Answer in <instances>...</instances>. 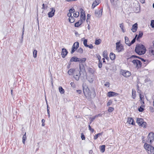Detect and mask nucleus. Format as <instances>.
<instances>
[{
    "mask_svg": "<svg viewBox=\"0 0 154 154\" xmlns=\"http://www.w3.org/2000/svg\"><path fill=\"white\" fill-rule=\"evenodd\" d=\"M86 60V58H82L80 59V63H84L85 61Z\"/></svg>",
    "mask_w": 154,
    "mask_h": 154,
    "instance_id": "nucleus-46",
    "label": "nucleus"
},
{
    "mask_svg": "<svg viewBox=\"0 0 154 154\" xmlns=\"http://www.w3.org/2000/svg\"><path fill=\"white\" fill-rule=\"evenodd\" d=\"M137 28V23H135L132 26L131 30L133 32H136Z\"/></svg>",
    "mask_w": 154,
    "mask_h": 154,
    "instance_id": "nucleus-16",
    "label": "nucleus"
},
{
    "mask_svg": "<svg viewBox=\"0 0 154 154\" xmlns=\"http://www.w3.org/2000/svg\"><path fill=\"white\" fill-rule=\"evenodd\" d=\"M114 109V108L113 107H109L108 111L109 112H111L113 111Z\"/></svg>",
    "mask_w": 154,
    "mask_h": 154,
    "instance_id": "nucleus-49",
    "label": "nucleus"
},
{
    "mask_svg": "<svg viewBox=\"0 0 154 154\" xmlns=\"http://www.w3.org/2000/svg\"><path fill=\"white\" fill-rule=\"evenodd\" d=\"M69 22L71 23H73L75 21L74 18L73 17H69Z\"/></svg>",
    "mask_w": 154,
    "mask_h": 154,
    "instance_id": "nucleus-35",
    "label": "nucleus"
},
{
    "mask_svg": "<svg viewBox=\"0 0 154 154\" xmlns=\"http://www.w3.org/2000/svg\"><path fill=\"white\" fill-rule=\"evenodd\" d=\"M81 74L79 72L78 69L75 70V71L74 72L73 76L74 79L77 81H78L79 79V78Z\"/></svg>",
    "mask_w": 154,
    "mask_h": 154,
    "instance_id": "nucleus-6",
    "label": "nucleus"
},
{
    "mask_svg": "<svg viewBox=\"0 0 154 154\" xmlns=\"http://www.w3.org/2000/svg\"><path fill=\"white\" fill-rule=\"evenodd\" d=\"M133 63L136 65V67L139 68L141 67L142 63L141 62L137 60H134L132 61Z\"/></svg>",
    "mask_w": 154,
    "mask_h": 154,
    "instance_id": "nucleus-8",
    "label": "nucleus"
},
{
    "mask_svg": "<svg viewBox=\"0 0 154 154\" xmlns=\"http://www.w3.org/2000/svg\"><path fill=\"white\" fill-rule=\"evenodd\" d=\"M59 92L61 94H63L64 93V90L62 87H60L59 88Z\"/></svg>",
    "mask_w": 154,
    "mask_h": 154,
    "instance_id": "nucleus-33",
    "label": "nucleus"
},
{
    "mask_svg": "<svg viewBox=\"0 0 154 154\" xmlns=\"http://www.w3.org/2000/svg\"><path fill=\"white\" fill-rule=\"evenodd\" d=\"M149 110L150 111L152 112L154 111V109L152 107H149Z\"/></svg>",
    "mask_w": 154,
    "mask_h": 154,
    "instance_id": "nucleus-64",
    "label": "nucleus"
},
{
    "mask_svg": "<svg viewBox=\"0 0 154 154\" xmlns=\"http://www.w3.org/2000/svg\"><path fill=\"white\" fill-rule=\"evenodd\" d=\"M87 39H85L83 41V44L86 47V46L88 45V44H87Z\"/></svg>",
    "mask_w": 154,
    "mask_h": 154,
    "instance_id": "nucleus-50",
    "label": "nucleus"
},
{
    "mask_svg": "<svg viewBox=\"0 0 154 154\" xmlns=\"http://www.w3.org/2000/svg\"><path fill=\"white\" fill-rule=\"evenodd\" d=\"M110 58L112 60H115L116 58L115 55L113 53H111L110 54Z\"/></svg>",
    "mask_w": 154,
    "mask_h": 154,
    "instance_id": "nucleus-26",
    "label": "nucleus"
},
{
    "mask_svg": "<svg viewBox=\"0 0 154 154\" xmlns=\"http://www.w3.org/2000/svg\"><path fill=\"white\" fill-rule=\"evenodd\" d=\"M99 63H98V67L100 68H101L102 67V63L101 62V61H99Z\"/></svg>",
    "mask_w": 154,
    "mask_h": 154,
    "instance_id": "nucleus-59",
    "label": "nucleus"
},
{
    "mask_svg": "<svg viewBox=\"0 0 154 154\" xmlns=\"http://www.w3.org/2000/svg\"><path fill=\"white\" fill-rule=\"evenodd\" d=\"M144 147L149 154H154V147L153 146L145 143Z\"/></svg>",
    "mask_w": 154,
    "mask_h": 154,
    "instance_id": "nucleus-2",
    "label": "nucleus"
},
{
    "mask_svg": "<svg viewBox=\"0 0 154 154\" xmlns=\"http://www.w3.org/2000/svg\"><path fill=\"white\" fill-rule=\"evenodd\" d=\"M143 33L141 31H140L138 35V36L137 37V40H138L140 38H141L143 35Z\"/></svg>",
    "mask_w": 154,
    "mask_h": 154,
    "instance_id": "nucleus-31",
    "label": "nucleus"
},
{
    "mask_svg": "<svg viewBox=\"0 0 154 154\" xmlns=\"http://www.w3.org/2000/svg\"><path fill=\"white\" fill-rule=\"evenodd\" d=\"M87 47H88L90 49H92L93 48V45L91 44L90 45H88L86 46Z\"/></svg>",
    "mask_w": 154,
    "mask_h": 154,
    "instance_id": "nucleus-56",
    "label": "nucleus"
},
{
    "mask_svg": "<svg viewBox=\"0 0 154 154\" xmlns=\"http://www.w3.org/2000/svg\"><path fill=\"white\" fill-rule=\"evenodd\" d=\"M144 97V96L143 95H142V99L141 100L140 99V100H141V102H140L141 103H142L143 104H144V100H143L142 98Z\"/></svg>",
    "mask_w": 154,
    "mask_h": 154,
    "instance_id": "nucleus-60",
    "label": "nucleus"
},
{
    "mask_svg": "<svg viewBox=\"0 0 154 154\" xmlns=\"http://www.w3.org/2000/svg\"><path fill=\"white\" fill-rule=\"evenodd\" d=\"M88 72L91 74H94V73L95 70L93 68L89 67L88 69Z\"/></svg>",
    "mask_w": 154,
    "mask_h": 154,
    "instance_id": "nucleus-21",
    "label": "nucleus"
},
{
    "mask_svg": "<svg viewBox=\"0 0 154 154\" xmlns=\"http://www.w3.org/2000/svg\"><path fill=\"white\" fill-rule=\"evenodd\" d=\"M136 91L134 89H132V98L134 99H135L136 97Z\"/></svg>",
    "mask_w": 154,
    "mask_h": 154,
    "instance_id": "nucleus-22",
    "label": "nucleus"
},
{
    "mask_svg": "<svg viewBox=\"0 0 154 154\" xmlns=\"http://www.w3.org/2000/svg\"><path fill=\"white\" fill-rule=\"evenodd\" d=\"M79 15V13L78 12H76L73 14V16L76 18L78 17Z\"/></svg>",
    "mask_w": 154,
    "mask_h": 154,
    "instance_id": "nucleus-44",
    "label": "nucleus"
},
{
    "mask_svg": "<svg viewBox=\"0 0 154 154\" xmlns=\"http://www.w3.org/2000/svg\"><path fill=\"white\" fill-rule=\"evenodd\" d=\"M37 51L36 50H34L33 51V54L34 57L36 58L37 57Z\"/></svg>",
    "mask_w": 154,
    "mask_h": 154,
    "instance_id": "nucleus-37",
    "label": "nucleus"
},
{
    "mask_svg": "<svg viewBox=\"0 0 154 154\" xmlns=\"http://www.w3.org/2000/svg\"><path fill=\"white\" fill-rule=\"evenodd\" d=\"M81 25V23H80L79 21H78L75 23V27H78Z\"/></svg>",
    "mask_w": 154,
    "mask_h": 154,
    "instance_id": "nucleus-45",
    "label": "nucleus"
},
{
    "mask_svg": "<svg viewBox=\"0 0 154 154\" xmlns=\"http://www.w3.org/2000/svg\"><path fill=\"white\" fill-rule=\"evenodd\" d=\"M96 55L97 56V57L98 60H99V61H101L100 59H101V57L100 56L99 54H97Z\"/></svg>",
    "mask_w": 154,
    "mask_h": 154,
    "instance_id": "nucleus-63",
    "label": "nucleus"
},
{
    "mask_svg": "<svg viewBox=\"0 0 154 154\" xmlns=\"http://www.w3.org/2000/svg\"><path fill=\"white\" fill-rule=\"evenodd\" d=\"M70 85L72 87L74 88L75 87V85L74 82H71Z\"/></svg>",
    "mask_w": 154,
    "mask_h": 154,
    "instance_id": "nucleus-58",
    "label": "nucleus"
},
{
    "mask_svg": "<svg viewBox=\"0 0 154 154\" xmlns=\"http://www.w3.org/2000/svg\"><path fill=\"white\" fill-rule=\"evenodd\" d=\"M89 129V130L91 131V133H93L94 131V129L93 128H91L90 125H88Z\"/></svg>",
    "mask_w": 154,
    "mask_h": 154,
    "instance_id": "nucleus-51",
    "label": "nucleus"
},
{
    "mask_svg": "<svg viewBox=\"0 0 154 154\" xmlns=\"http://www.w3.org/2000/svg\"><path fill=\"white\" fill-rule=\"evenodd\" d=\"M119 95V93L113 91H109L107 93V96L109 97H114Z\"/></svg>",
    "mask_w": 154,
    "mask_h": 154,
    "instance_id": "nucleus-11",
    "label": "nucleus"
},
{
    "mask_svg": "<svg viewBox=\"0 0 154 154\" xmlns=\"http://www.w3.org/2000/svg\"><path fill=\"white\" fill-rule=\"evenodd\" d=\"M88 80L90 83H92L93 82V79L92 78H91L90 77H88Z\"/></svg>",
    "mask_w": 154,
    "mask_h": 154,
    "instance_id": "nucleus-43",
    "label": "nucleus"
},
{
    "mask_svg": "<svg viewBox=\"0 0 154 154\" xmlns=\"http://www.w3.org/2000/svg\"><path fill=\"white\" fill-rule=\"evenodd\" d=\"M105 145H102L100 146V149L102 152H103L105 151Z\"/></svg>",
    "mask_w": 154,
    "mask_h": 154,
    "instance_id": "nucleus-34",
    "label": "nucleus"
},
{
    "mask_svg": "<svg viewBox=\"0 0 154 154\" xmlns=\"http://www.w3.org/2000/svg\"><path fill=\"white\" fill-rule=\"evenodd\" d=\"M91 15L90 14H88L87 15V18L86 20L87 22H88V20L90 19Z\"/></svg>",
    "mask_w": 154,
    "mask_h": 154,
    "instance_id": "nucleus-62",
    "label": "nucleus"
},
{
    "mask_svg": "<svg viewBox=\"0 0 154 154\" xmlns=\"http://www.w3.org/2000/svg\"><path fill=\"white\" fill-rule=\"evenodd\" d=\"M77 52L79 53L80 54H82L83 52V50L81 48H79L77 51Z\"/></svg>",
    "mask_w": 154,
    "mask_h": 154,
    "instance_id": "nucleus-41",
    "label": "nucleus"
},
{
    "mask_svg": "<svg viewBox=\"0 0 154 154\" xmlns=\"http://www.w3.org/2000/svg\"><path fill=\"white\" fill-rule=\"evenodd\" d=\"M51 10L48 13V15L49 17H53L54 14L55 12V10L54 8H51Z\"/></svg>",
    "mask_w": 154,
    "mask_h": 154,
    "instance_id": "nucleus-13",
    "label": "nucleus"
},
{
    "mask_svg": "<svg viewBox=\"0 0 154 154\" xmlns=\"http://www.w3.org/2000/svg\"><path fill=\"white\" fill-rule=\"evenodd\" d=\"M127 122L130 124L132 125H134L135 123L134 119L132 118H128Z\"/></svg>",
    "mask_w": 154,
    "mask_h": 154,
    "instance_id": "nucleus-17",
    "label": "nucleus"
},
{
    "mask_svg": "<svg viewBox=\"0 0 154 154\" xmlns=\"http://www.w3.org/2000/svg\"><path fill=\"white\" fill-rule=\"evenodd\" d=\"M116 50L118 52H120L124 51V48L123 46L121 44H120L119 42L116 43Z\"/></svg>",
    "mask_w": 154,
    "mask_h": 154,
    "instance_id": "nucleus-4",
    "label": "nucleus"
},
{
    "mask_svg": "<svg viewBox=\"0 0 154 154\" xmlns=\"http://www.w3.org/2000/svg\"><path fill=\"white\" fill-rule=\"evenodd\" d=\"M76 57H72L70 60V62H76Z\"/></svg>",
    "mask_w": 154,
    "mask_h": 154,
    "instance_id": "nucleus-38",
    "label": "nucleus"
},
{
    "mask_svg": "<svg viewBox=\"0 0 154 154\" xmlns=\"http://www.w3.org/2000/svg\"><path fill=\"white\" fill-rule=\"evenodd\" d=\"M135 51L138 54L141 55L145 53L146 49L143 45L141 44H137L135 47Z\"/></svg>",
    "mask_w": 154,
    "mask_h": 154,
    "instance_id": "nucleus-1",
    "label": "nucleus"
},
{
    "mask_svg": "<svg viewBox=\"0 0 154 154\" xmlns=\"http://www.w3.org/2000/svg\"><path fill=\"white\" fill-rule=\"evenodd\" d=\"M75 70L73 69H70L68 71V73L69 75H72L74 74V73Z\"/></svg>",
    "mask_w": 154,
    "mask_h": 154,
    "instance_id": "nucleus-24",
    "label": "nucleus"
},
{
    "mask_svg": "<svg viewBox=\"0 0 154 154\" xmlns=\"http://www.w3.org/2000/svg\"><path fill=\"white\" fill-rule=\"evenodd\" d=\"M137 36V35H136L135 37L133 39L132 41L130 42V43L129 44V45L130 46H131L132 44H133L136 41V38Z\"/></svg>",
    "mask_w": 154,
    "mask_h": 154,
    "instance_id": "nucleus-29",
    "label": "nucleus"
},
{
    "mask_svg": "<svg viewBox=\"0 0 154 154\" xmlns=\"http://www.w3.org/2000/svg\"><path fill=\"white\" fill-rule=\"evenodd\" d=\"M102 8L95 10V14L96 17H100L102 15Z\"/></svg>",
    "mask_w": 154,
    "mask_h": 154,
    "instance_id": "nucleus-9",
    "label": "nucleus"
},
{
    "mask_svg": "<svg viewBox=\"0 0 154 154\" xmlns=\"http://www.w3.org/2000/svg\"><path fill=\"white\" fill-rule=\"evenodd\" d=\"M141 125H140L142 127H143V128H145L146 127V125H147V123L146 122H144V121L142 123H141Z\"/></svg>",
    "mask_w": 154,
    "mask_h": 154,
    "instance_id": "nucleus-40",
    "label": "nucleus"
},
{
    "mask_svg": "<svg viewBox=\"0 0 154 154\" xmlns=\"http://www.w3.org/2000/svg\"><path fill=\"white\" fill-rule=\"evenodd\" d=\"M48 8L47 5H45L44 3L42 5V9H47Z\"/></svg>",
    "mask_w": 154,
    "mask_h": 154,
    "instance_id": "nucleus-48",
    "label": "nucleus"
},
{
    "mask_svg": "<svg viewBox=\"0 0 154 154\" xmlns=\"http://www.w3.org/2000/svg\"><path fill=\"white\" fill-rule=\"evenodd\" d=\"M109 82H106L105 84H104V85L106 86L108 88L109 87Z\"/></svg>",
    "mask_w": 154,
    "mask_h": 154,
    "instance_id": "nucleus-61",
    "label": "nucleus"
},
{
    "mask_svg": "<svg viewBox=\"0 0 154 154\" xmlns=\"http://www.w3.org/2000/svg\"><path fill=\"white\" fill-rule=\"evenodd\" d=\"M75 10L73 8H71L69 10V12L70 13H73L75 12Z\"/></svg>",
    "mask_w": 154,
    "mask_h": 154,
    "instance_id": "nucleus-52",
    "label": "nucleus"
},
{
    "mask_svg": "<svg viewBox=\"0 0 154 154\" xmlns=\"http://www.w3.org/2000/svg\"><path fill=\"white\" fill-rule=\"evenodd\" d=\"M145 107V105L143 104H142L141 105L140 107L138 108V111L140 112H143L144 110V108Z\"/></svg>",
    "mask_w": 154,
    "mask_h": 154,
    "instance_id": "nucleus-27",
    "label": "nucleus"
},
{
    "mask_svg": "<svg viewBox=\"0 0 154 154\" xmlns=\"http://www.w3.org/2000/svg\"><path fill=\"white\" fill-rule=\"evenodd\" d=\"M112 103V102L111 100H109L107 103V106H109Z\"/></svg>",
    "mask_w": 154,
    "mask_h": 154,
    "instance_id": "nucleus-55",
    "label": "nucleus"
},
{
    "mask_svg": "<svg viewBox=\"0 0 154 154\" xmlns=\"http://www.w3.org/2000/svg\"><path fill=\"white\" fill-rule=\"evenodd\" d=\"M79 72H85V69L84 65L82 63H80L79 64Z\"/></svg>",
    "mask_w": 154,
    "mask_h": 154,
    "instance_id": "nucleus-15",
    "label": "nucleus"
},
{
    "mask_svg": "<svg viewBox=\"0 0 154 154\" xmlns=\"http://www.w3.org/2000/svg\"><path fill=\"white\" fill-rule=\"evenodd\" d=\"M112 8L116 10L119 8L120 2L118 0H110Z\"/></svg>",
    "mask_w": 154,
    "mask_h": 154,
    "instance_id": "nucleus-3",
    "label": "nucleus"
},
{
    "mask_svg": "<svg viewBox=\"0 0 154 154\" xmlns=\"http://www.w3.org/2000/svg\"><path fill=\"white\" fill-rule=\"evenodd\" d=\"M137 92L139 94L140 99L141 100L142 99V93L141 91L139 89V86L138 85H137Z\"/></svg>",
    "mask_w": 154,
    "mask_h": 154,
    "instance_id": "nucleus-20",
    "label": "nucleus"
},
{
    "mask_svg": "<svg viewBox=\"0 0 154 154\" xmlns=\"http://www.w3.org/2000/svg\"><path fill=\"white\" fill-rule=\"evenodd\" d=\"M92 90L93 91L91 93V94H90V97L91 98H94L96 96V92L95 91L94 88H93Z\"/></svg>",
    "mask_w": 154,
    "mask_h": 154,
    "instance_id": "nucleus-19",
    "label": "nucleus"
},
{
    "mask_svg": "<svg viewBox=\"0 0 154 154\" xmlns=\"http://www.w3.org/2000/svg\"><path fill=\"white\" fill-rule=\"evenodd\" d=\"M147 137L148 141H149L150 143L151 144L154 140V133L152 132H150L149 134Z\"/></svg>",
    "mask_w": 154,
    "mask_h": 154,
    "instance_id": "nucleus-7",
    "label": "nucleus"
},
{
    "mask_svg": "<svg viewBox=\"0 0 154 154\" xmlns=\"http://www.w3.org/2000/svg\"><path fill=\"white\" fill-rule=\"evenodd\" d=\"M144 120L142 118H137V122L138 124L140 126L141 125V123H142Z\"/></svg>",
    "mask_w": 154,
    "mask_h": 154,
    "instance_id": "nucleus-18",
    "label": "nucleus"
},
{
    "mask_svg": "<svg viewBox=\"0 0 154 154\" xmlns=\"http://www.w3.org/2000/svg\"><path fill=\"white\" fill-rule=\"evenodd\" d=\"M119 26L120 28H121L122 31L123 32H125V30L124 29V25L123 23H122L120 24Z\"/></svg>",
    "mask_w": 154,
    "mask_h": 154,
    "instance_id": "nucleus-32",
    "label": "nucleus"
},
{
    "mask_svg": "<svg viewBox=\"0 0 154 154\" xmlns=\"http://www.w3.org/2000/svg\"><path fill=\"white\" fill-rule=\"evenodd\" d=\"M81 138L82 140H85V137L83 133L81 134Z\"/></svg>",
    "mask_w": 154,
    "mask_h": 154,
    "instance_id": "nucleus-57",
    "label": "nucleus"
},
{
    "mask_svg": "<svg viewBox=\"0 0 154 154\" xmlns=\"http://www.w3.org/2000/svg\"><path fill=\"white\" fill-rule=\"evenodd\" d=\"M95 118H96L94 116L92 118H90V120L89 124L90 125L92 123V122L95 119Z\"/></svg>",
    "mask_w": 154,
    "mask_h": 154,
    "instance_id": "nucleus-47",
    "label": "nucleus"
},
{
    "mask_svg": "<svg viewBox=\"0 0 154 154\" xmlns=\"http://www.w3.org/2000/svg\"><path fill=\"white\" fill-rule=\"evenodd\" d=\"M101 42V40L100 39L96 40L95 42V44L96 45H98L100 44Z\"/></svg>",
    "mask_w": 154,
    "mask_h": 154,
    "instance_id": "nucleus-42",
    "label": "nucleus"
},
{
    "mask_svg": "<svg viewBox=\"0 0 154 154\" xmlns=\"http://www.w3.org/2000/svg\"><path fill=\"white\" fill-rule=\"evenodd\" d=\"M151 25L152 28H154V20H151Z\"/></svg>",
    "mask_w": 154,
    "mask_h": 154,
    "instance_id": "nucleus-54",
    "label": "nucleus"
},
{
    "mask_svg": "<svg viewBox=\"0 0 154 154\" xmlns=\"http://www.w3.org/2000/svg\"><path fill=\"white\" fill-rule=\"evenodd\" d=\"M121 73L123 76L126 77H128L131 75V72L128 71L122 70L121 71Z\"/></svg>",
    "mask_w": 154,
    "mask_h": 154,
    "instance_id": "nucleus-10",
    "label": "nucleus"
},
{
    "mask_svg": "<svg viewBox=\"0 0 154 154\" xmlns=\"http://www.w3.org/2000/svg\"><path fill=\"white\" fill-rule=\"evenodd\" d=\"M80 10L81 11L80 18L83 19V20L85 21V11L82 8L80 9Z\"/></svg>",
    "mask_w": 154,
    "mask_h": 154,
    "instance_id": "nucleus-14",
    "label": "nucleus"
},
{
    "mask_svg": "<svg viewBox=\"0 0 154 154\" xmlns=\"http://www.w3.org/2000/svg\"><path fill=\"white\" fill-rule=\"evenodd\" d=\"M47 112L48 114H50V107L48 105L47 103Z\"/></svg>",
    "mask_w": 154,
    "mask_h": 154,
    "instance_id": "nucleus-53",
    "label": "nucleus"
},
{
    "mask_svg": "<svg viewBox=\"0 0 154 154\" xmlns=\"http://www.w3.org/2000/svg\"><path fill=\"white\" fill-rule=\"evenodd\" d=\"M102 133H100L97 134L94 136V140H96L98 137L100 135H102Z\"/></svg>",
    "mask_w": 154,
    "mask_h": 154,
    "instance_id": "nucleus-36",
    "label": "nucleus"
},
{
    "mask_svg": "<svg viewBox=\"0 0 154 154\" xmlns=\"http://www.w3.org/2000/svg\"><path fill=\"white\" fill-rule=\"evenodd\" d=\"M83 88L84 94L86 96V94H87L88 93H89V89L88 87H87V88L85 89H84L83 85Z\"/></svg>",
    "mask_w": 154,
    "mask_h": 154,
    "instance_id": "nucleus-25",
    "label": "nucleus"
},
{
    "mask_svg": "<svg viewBox=\"0 0 154 154\" xmlns=\"http://www.w3.org/2000/svg\"><path fill=\"white\" fill-rule=\"evenodd\" d=\"M125 42L128 46H130L129 44L130 43V41L128 37L126 36L125 37Z\"/></svg>",
    "mask_w": 154,
    "mask_h": 154,
    "instance_id": "nucleus-23",
    "label": "nucleus"
},
{
    "mask_svg": "<svg viewBox=\"0 0 154 154\" xmlns=\"http://www.w3.org/2000/svg\"><path fill=\"white\" fill-rule=\"evenodd\" d=\"M68 52L66 49L65 48H62V51L61 52L62 57L63 58H64L67 55Z\"/></svg>",
    "mask_w": 154,
    "mask_h": 154,
    "instance_id": "nucleus-12",
    "label": "nucleus"
},
{
    "mask_svg": "<svg viewBox=\"0 0 154 154\" xmlns=\"http://www.w3.org/2000/svg\"><path fill=\"white\" fill-rule=\"evenodd\" d=\"M99 2H97L96 0H95L94 1L92 4V8L93 9H94L97 5L99 4Z\"/></svg>",
    "mask_w": 154,
    "mask_h": 154,
    "instance_id": "nucleus-30",
    "label": "nucleus"
},
{
    "mask_svg": "<svg viewBox=\"0 0 154 154\" xmlns=\"http://www.w3.org/2000/svg\"><path fill=\"white\" fill-rule=\"evenodd\" d=\"M79 46V43L78 42H75L73 45L71 51V54H73Z\"/></svg>",
    "mask_w": 154,
    "mask_h": 154,
    "instance_id": "nucleus-5",
    "label": "nucleus"
},
{
    "mask_svg": "<svg viewBox=\"0 0 154 154\" xmlns=\"http://www.w3.org/2000/svg\"><path fill=\"white\" fill-rule=\"evenodd\" d=\"M26 133L25 132V134L23 135L22 138V142L24 144L25 143V141L26 139Z\"/></svg>",
    "mask_w": 154,
    "mask_h": 154,
    "instance_id": "nucleus-28",
    "label": "nucleus"
},
{
    "mask_svg": "<svg viewBox=\"0 0 154 154\" xmlns=\"http://www.w3.org/2000/svg\"><path fill=\"white\" fill-rule=\"evenodd\" d=\"M103 57L106 58V57H107V51H104L103 52Z\"/></svg>",
    "mask_w": 154,
    "mask_h": 154,
    "instance_id": "nucleus-39",
    "label": "nucleus"
}]
</instances>
